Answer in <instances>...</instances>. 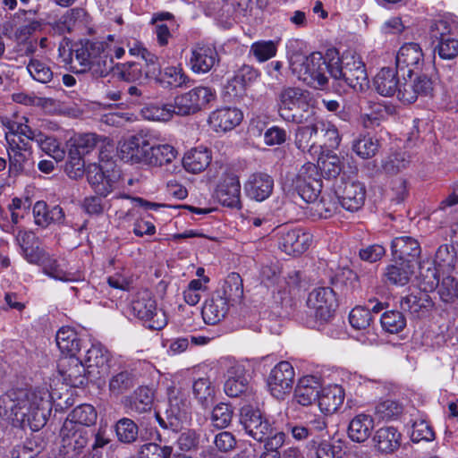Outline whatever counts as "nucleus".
Listing matches in <instances>:
<instances>
[{"label": "nucleus", "mask_w": 458, "mask_h": 458, "mask_svg": "<svg viewBox=\"0 0 458 458\" xmlns=\"http://www.w3.org/2000/svg\"><path fill=\"white\" fill-rule=\"evenodd\" d=\"M3 402L13 420L32 431H38L46 425L52 410L47 391L19 389L11 392Z\"/></svg>", "instance_id": "nucleus-1"}, {"label": "nucleus", "mask_w": 458, "mask_h": 458, "mask_svg": "<svg viewBox=\"0 0 458 458\" xmlns=\"http://www.w3.org/2000/svg\"><path fill=\"white\" fill-rule=\"evenodd\" d=\"M328 55H332L329 75L335 91H345V87L362 91L368 86L365 64L359 56L345 54L340 58L338 53L333 50L328 51Z\"/></svg>", "instance_id": "nucleus-2"}, {"label": "nucleus", "mask_w": 458, "mask_h": 458, "mask_svg": "<svg viewBox=\"0 0 458 458\" xmlns=\"http://www.w3.org/2000/svg\"><path fill=\"white\" fill-rule=\"evenodd\" d=\"M278 115L287 123L302 124L315 114L310 91L300 87L284 86L276 94Z\"/></svg>", "instance_id": "nucleus-3"}, {"label": "nucleus", "mask_w": 458, "mask_h": 458, "mask_svg": "<svg viewBox=\"0 0 458 458\" xmlns=\"http://www.w3.org/2000/svg\"><path fill=\"white\" fill-rule=\"evenodd\" d=\"M331 58L328 51L326 55L320 52H313L310 55H295L291 61L293 73L307 85L318 89H326L329 88V74L331 70Z\"/></svg>", "instance_id": "nucleus-4"}, {"label": "nucleus", "mask_w": 458, "mask_h": 458, "mask_svg": "<svg viewBox=\"0 0 458 458\" xmlns=\"http://www.w3.org/2000/svg\"><path fill=\"white\" fill-rule=\"evenodd\" d=\"M240 424L249 437L260 443L277 434H285L278 430L275 421H271L261 410L250 404L240 409Z\"/></svg>", "instance_id": "nucleus-5"}, {"label": "nucleus", "mask_w": 458, "mask_h": 458, "mask_svg": "<svg viewBox=\"0 0 458 458\" xmlns=\"http://www.w3.org/2000/svg\"><path fill=\"white\" fill-rule=\"evenodd\" d=\"M94 432L81 425L64 421L59 432L58 455L61 458H80Z\"/></svg>", "instance_id": "nucleus-6"}, {"label": "nucleus", "mask_w": 458, "mask_h": 458, "mask_svg": "<svg viewBox=\"0 0 458 458\" xmlns=\"http://www.w3.org/2000/svg\"><path fill=\"white\" fill-rule=\"evenodd\" d=\"M131 311L134 316L142 320L145 326L152 330H161L167 324L165 311L158 309L156 300L150 293H139L131 302Z\"/></svg>", "instance_id": "nucleus-7"}, {"label": "nucleus", "mask_w": 458, "mask_h": 458, "mask_svg": "<svg viewBox=\"0 0 458 458\" xmlns=\"http://www.w3.org/2000/svg\"><path fill=\"white\" fill-rule=\"evenodd\" d=\"M307 305L314 310L316 323L325 325L334 318L338 307V301L334 289L318 287L310 293Z\"/></svg>", "instance_id": "nucleus-8"}, {"label": "nucleus", "mask_w": 458, "mask_h": 458, "mask_svg": "<svg viewBox=\"0 0 458 458\" xmlns=\"http://www.w3.org/2000/svg\"><path fill=\"white\" fill-rule=\"evenodd\" d=\"M87 180L93 191L101 197H106L114 189V184L120 177L114 164L100 165L96 162L89 163L86 168Z\"/></svg>", "instance_id": "nucleus-9"}, {"label": "nucleus", "mask_w": 458, "mask_h": 458, "mask_svg": "<svg viewBox=\"0 0 458 458\" xmlns=\"http://www.w3.org/2000/svg\"><path fill=\"white\" fill-rule=\"evenodd\" d=\"M215 95L208 87H196L191 90L178 95L174 99L175 114L179 116L191 115L208 106Z\"/></svg>", "instance_id": "nucleus-10"}, {"label": "nucleus", "mask_w": 458, "mask_h": 458, "mask_svg": "<svg viewBox=\"0 0 458 458\" xmlns=\"http://www.w3.org/2000/svg\"><path fill=\"white\" fill-rule=\"evenodd\" d=\"M294 369L290 362L281 361L274 367L267 377V386L271 394L283 400L293 389Z\"/></svg>", "instance_id": "nucleus-11"}, {"label": "nucleus", "mask_w": 458, "mask_h": 458, "mask_svg": "<svg viewBox=\"0 0 458 458\" xmlns=\"http://www.w3.org/2000/svg\"><path fill=\"white\" fill-rule=\"evenodd\" d=\"M423 62L422 49L419 44L414 42L405 43L402 46L395 58L396 69L401 72L403 78L407 76L409 79L412 74L420 72Z\"/></svg>", "instance_id": "nucleus-12"}, {"label": "nucleus", "mask_w": 458, "mask_h": 458, "mask_svg": "<svg viewBox=\"0 0 458 458\" xmlns=\"http://www.w3.org/2000/svg\"><path fill=\"white\" fill-rule=\"evenodd\" d=\"M335 192L341 206L348 211H358L365 203L366 188L360 182L342 180Z\"/></svg>", "instance_id": "nucleus-13"}, {"label": "nucleus", "mask_w": 458, "mask_h": 458, "mask_svg": "<svg viewBox=\"0 0 458 458\" xmlns=\"http://www.w3.org/2000/svg\"><path fill=\"white\" fill-rule=\"evenodd\" d=\"M279 249L287 255L299 256L311 242V235L302 228H283L278 233Z\"/></svg>", "instance_id": "nucleus-14"}, {"label": "nucleus", "mask_w": 458, "mask_h": 458, "mask_svg": "<svg viewBox=\"0 0 458 458\" xmlns=\"http://www.w3.org/2000/svg\"><path fill=\"white\" fill-rule=\"evenodd\" d=\"M106 51L105 43L90 40L75 44L72 50L71 63L78 72H86L87 67Z\"/></svg>", "instance_id": "nucleus-15"}, {"label": "nucleus", "mask_w": 458, "mask_h": 458, "mask_svg": "<svg viewBox=\"0 0 458 458\" xmlns=\"http://www.w3.org/2000/svg\"><path fill=\"white\" fill-rule=\"evenodd\" d=\"M224 390L230 397H239L252 393L250 375L242 364H234L226 371Z\"/></svg>", "instance_id": "nucleus-16"}, {"label": "nucleus", "mask_w": 458, "mask_h": 458, "mask_svg": "<svg viewBox=\"0 0 458 458\" xmlns=\"http://www.w3.org/2000/svg\"><path fill=\"white\" fill-rule=\"evenodd\" d=\"M392 254L400 264H408L416 267L421 253L419 242L410 236L396 237L392 241Z\"/></svg>", "instance_id": "nucleus-17"}, {"label": "nucleus", "mask_w": 458, "mask_h": 458, "mask_svg": "<svg viewBox=\"0 0 458 458\" xmlns=\"http://www.w3.org/2000/svg\"><path fill=\"white\" fill-rule=\"evenodd\" d=\"M59 372L68 385L81 387L88 383V376L91 371L75 356L64 359L59 364Z\"/></svg>", "instance_id": "nucleus-18"}, {"label": "nucleus", "mask_w": 458, "mask_h": 458, "mask_svg": "<svg viewBox=\"0 0 458 458\" xmlns=\"http://www.w3.org/2000/svg\"><path fill=\"white\" fill-rule=\"evenodd\" d=\"M151 144L141 136H133L120 146V157L125 162L147 164Z\"/></svg>", "instance_id": "nucleus-19"}, {"label": "nucleus", "mask_w": 458, "mask_h": 458, "mask_svg": "<svg viewBox=\"0 0 458 458\" xmlns=\"http://www.w3.org/2000/svg\"><path fill=\"white\" fill-rule=\"evenodd\" d=\"M154 393L147 386L138 387L131 394L125 396L122 403L131 415L150 412L153 406Z\"/></svg>", "instance_id": "nucleus-20"}, {"label": "nucleus", "mask_w": 458, "mask_h": 458, "mask_svg": "<svg viewBox=\"0 0 458 458\" xmlns=\"http://www.w3.org/2000/svg\"><path fill=\"white\" fill-rule=\"evenodd\" d=\"M243 114L236 107H223L213 111L208 117L209 125L216 132L232 131L242 121Z\"/></svg>", "instance_id": "nucleus-21"}, {"label": "nucleus", "mask_w": 458, "mask_h": 458, "mask_svg": "<svg viewBox=\"0 0 458 458\" xmlns=\"http://www.w3.org/2000/svg\"><path fill=\"white\" fill-rule=\"evenodd\" d=\"M273 189L274 179L265 173L252 174L244 184L246 194L257 201H263L267 199Z\"/></svg>", "instance_id": "nucleus-22"}, {"label": "nucleus", "mask_w": 458, "mask_h": 458, "mask_svg": "<svg viewBox=\"0 0 458 458\" xmlns=\"http://www.w3.org/2000/svg\"><path fill=\"white\" fill-rule=\"evenodd\" d=\"M402 438V434L396 428L382 427L373 437L374 446L382 454H392L400 448Z\"/></svg>", "instance_id": "nucleus-23"}, {"label": "nucleus", "mask_w": 458, "mask_h": 458, "mask_svg": "<svg viewBox=\"0 0 458 458\" xmlns=\"http://www.w3.org/2000/svg\"><path fill=\"white\" fill-rule=\"evenodd\" d=\"M216 198L229 208H241V184L236 176H228L220 182L216 190Z\"/></svg>", "instance_id": "nucleus-24"}, {"label": "nucleus", "mask_w": 458, "mask_h": 458, "mask_svg": "<svg viewBox=\"0 0 458 458\" xmlns=\"http://www.w3.org/2000/svg\"><path fill=\"white\" fill-rule=\"evenodd\" d=\"M434 307V302L426 292L411 293L401 300V308L414 318L425 317Z\"/></svg>", "instance_id": "nucleus-25"}, {"label": "nucleus", "mask_w": 458, "mask_h": 458, "mask_svg": "<svg viewBox=\"0 0 458 458\" xmlns=\"http://www.w3.org/2000/svg\"><path fill=\"white\" fill-rule=\"evenodd\" d=\"M221 296L220 293L218 294L214 292L210 298L205 301L201 315L206 324L216 325L223 320L228 313L229 303Z\"/></svg>", "instance_id": "nucleus-26"}, {"label": "nucleus", "mask_w": 458, "mask_h": 458, "mask_svg": "<svg viewBox=\"0 0 458 458\" xmlns=\"http://www.w3.org/2000/svg\"><path fill=\"white\" fill-rule=\"evenodd\" d=\"M218 60V54L214 47L197 45L191 52V69L196 72H208Z\"/></svg>", "instance_id": "nucleus-27"}, {"label": "nucleus", "mask_w": 458, "mask_h": 458, "mask_svg": "<svg viewBox=\"0 0 458 458\" xmlns=\"http://www.w3.org/2000/svg\"><path fill=\"white\" fill-rule=\"evenodd\" d=\"M320 388V384L315 377H304L299 380L293 398L302 406L311 405L318 401Z\"/></svg>", "instance_id": "nucleus-28"}, {"label": "nucleus", "mask_w": 458, "mask_h": 458, "mask_svg": "<svg viewBox=\"0 0 458 458\" xmlns=\"http://www.w3.org/2000/svg\"><path fill=\"white\" fill-rule=\"evenodd\" d=\"M344 400V390L341 386L334 385L320 390L318 406L325 414H333L338 411Z\"/></svg>", "instance_id": "nucleus-29"}, {"label": "nucleus", "mask_w": 458, "mask_h": 458, "mask_svg": "<svg viewBox=\"0 0 458 458\" xmlns=\"http://www.w3.org/2000/svg\"><path fill=\"white\" fill-rule=\"evenodd\" d=\"M397 69L383 67L374 78V86L377 92L384 97H392L396 94L400 80Z\"/></svg>", "instance_id": "nucleus-30"}, {"label": "nucleus", "mask_w": 458, "mask_h": 458, "mask_svg": "<svg viewBox=\"0 0 458 458\" xmlns=\"http://www.w3.org/2000/svg\"><path fill=\"white\" fill-rule=\"evenodd\" d=\"M446 25L447 23L445 21H440L431 27L432 37L439 39L438 45L435 48V52H437L439 58L443 60H454L458 55V40L445 35L444 32L440 33L439 38L437 33H435V30H446Z\"/></svg>", "instance_id": "nucleus-31"}, {"label": "nucleus", "mask_w": 458, "mask_h": 458, "mask_svg": "<svg viewBox=\"0 0 458 458\" xmlns=\"http://www.w3.org/2000/svg\"><path fill=\"white\" fill-rule=\"evenodd\" d=\"M317 121L310 125L299 126L295 131L294 144L298 149L310 155L317 154L318 148Z\"/></svg>", "instance_id": "nucleus-32"}, {"label": "nucleus", "mask_w": 458, "mask_h": 458, "mask_svg": "<svg viewBox=\"0 0 458 458\" xmlns=\"http://www.w3.org/2000/svg\"><path fill=\"white\" fill-rule=\"evenodd\" d=\"M373 428V419L369 415L361 413L350 421L348 436L352 441L362 443L370 437Z\"/></svg>", "instance_id": "nucleus-33"}, {"label": "nucleus", "mask_w": 458, "mask_h": 458, "mask_svg": "<svg viewBox=\"0 0 458 458\" xmlns=\"http://www.w3.org/2000/svg\"><path fill=\"white\" fill-rule=\"evenodd\" d=\"M415 267L408 264H400V261L394 259V264L386 267L384 273V281L386 284L393 285H405L409 283Z\"/></svg>", "instance_id": "nucleus-34"}, {"label": "nucleus", "mask_w": 458, "mask_h": 458, "mask_svg": "<svg viewBox=\"0 0 458 458\" xmlns=\"http://www.w3.org/2000/svg\"><path fill=\"white\" fill-rule=\"evenodd\" d=\"M434 264L442 275L449 272L458 274V259L452 245H441L435 255Z\"/></svg>", "instance_id": "nucleus-35"}, {"label": "nucleus", "mask_w": 458, "mask_h": 458, "mask_svg": "<svg viewBox=\"0 0 458 458\" xmlns=\"http://www.w3.org/2000/svg\"><path fill=\"white\" fill-rule=\"evenodd\" d=\"M55 341L59 350L69 357L75 356L81 349V339L77 332L70 327H61L56 333Z\"/></svg>", "instance_id": "nucleus-36"}, {"label": "nucleus", "mask_w": 458, "mask_h": 458, "mask_svg": "<svg viewBox=\"0 0 458 458\" xmlns=\"http://www.w3.org/2000/svg\"><path fill=\"white\" fill-rule=\"evenodd\" d=\"M211 162V156L207 148H192L182 158V165L186 171L198 174L204 171Z\"/></svg>", "instance_id": "nucleus-37"}, {"label": "nucleus", "mask_w": 458, "mask_h": 458, "mask_svg": "<svg viewBox=\"0 0 458 458\" xmlns=\"http://www.w3.org/2000/svg\"><path fill=\"white\" fill-rule=\"evenodd\" d=\"M110 354L106 349L101 345L93 344L86 352L85 364L87 369L96 368L98 373L103 375L108 372Z\"/></svg>", "instance_id": "nucleus-38"}, {"label": "nucleus", "mask_w": 458, "mask_h": 458, "mask_svg": "<svg viewBox=\"0 0 458 458\" xmlns=\"http://www.w3.org/2000/svg\"><path fill=\"white\" fill-rule=\"evenodd\" d=\"M216 293H220L222 298H225V301H239L243 297V284L242 279L237 273L229 274L225 279L221 289H218L215 292Z\"/></svg>", "instance_id": "nucleus-39"}, {"label": "nucleus", "mask_w": 458, "mask_h": 458, "mask_svg": "<svg viewBox=\"0 0 458 458\" xmlns=\"http://www.w3.org/2000/svg\"><path fill=\"white\" fill-rule=\"evenodd\" d=\"M318 124V148L334 149L341 141L336 127L322 120L317 121Z\"/></svg>", "instance_id": "nucleus-40"}, {"label": "nucleus", "mask_w": 458, "mask_h": 458, "mask_svg": "<svg viewBox=\"0 0 458 458\" xmlns=\"http://www.w3.org/2000/svg\"><path fill=\"white\" fill-rule=\"evenodd\" d=\"M85 11L81 8H72L67 11L58 20L49 22V24L55 33L59 35L70 33L73 30L77 21L85 16Z\"/></svg>", "instance_id": "nucleus-41"}, {"label": "nucleus", "mask_w": 458, "mask_h": 458, "mask_svg": "<svg viewBox=\"0 0 458 458\" xmlns=\"http://www.w3.org/2000/svg\"><path fill=\"white\" fill-rule=\"evenodd\" d=\"M41 266L46 275L56 280L68 282L77 281L80 278L79 274L67 272L63 264L49 255H47Z\"/></svg>", "instance_id": "nucleus-42"}, {"label": "nucleus", "mask_w": 458, "mask_h": 458, "mask_svg": "<svg viewBox=\"0 0 458 458\" xmlns=\"http://www.w3.org/2000/svg\"><path fill=\"white\" fill-rule=\"evenodd\" d=\"M437 293L444 302L452 303L458 301V274L449 272L442 275Z\"/></svg>", "instance_id": "nucleus-43"}, {"label": "nucleus", "mask_w": 458, "mask_h": 458, "mask_svg": "<svg viewBox=\"0 0 458 458\" xmlns=\"http://www.w3.org/2000/svg\"><path fill=\"white\" fill-rule=\"evenodd\" d=\"M142 116L147 120L168 122L175 114L174 104H150L141 109Z\"/></svg>", "instance_id": "nucleus-44"}, {"label": "nucleus", "mask_w": 458, "mask_h": 458, "mask_svg": "<svg viewBox=\"0 0 458 458\" xmlns=\"http://www.w3.org/2000/svg\"><path fill=\"white\" fill-rule=\"evenodd\" d=\"M34 238V235L25 233L23 235L21 236L19 241L25 259L29 263L41 266L48 254L46 253V251L43 249L39 248L38 245H30V239L33 240Z\"/></svg>", "instance_id": "nucleus-45"}, {"label": "nucleus", "mask_w": 458, "mask_h": 458, "mask_svg": "<svg viewBox=\"0 0 458 458\" xmlns=\"http://www.w3.org/2000/svg\"><path fill=\"white\" fill-rule=\"evenodd\" d=\"M176 157L175 149L167 144L151 145V150H148V165L161 166L171 163Z\"/></svg>", "instance_id": "nucleus-46"}, {"label": "nucleus", "mask_w": 458, "mask_h": 458, "mask_svg": "<svg viewBox=\"0 0 458 458\" xmlns=\"http://www.w3.org/2000/svg\"><path fill=\"white\" fill-rule=\"evenodd\" d=\"M97 417V411L92 405L81 404L72 410L65 421H70L73 424L81 425L89 428V426L95 424Z\"/></svg>", "instance_id": "nucleus-47"}, {"label": "nucleus", "mask_w": 458, "mask_h": 458, "mask_svg": "<svg viewBox=\"0 0 458 458\" xmlns=\"http://www.w3.org/2000/svg\"><path fill=\"white\" fill-rule=\"evenodd\" d=\"M136 385V376L129 370H123L113 376L109 381V390L115 395L122 394Z\"/></svg>", "instance_id": "nucleus-48"}, {"label": "nucleus", "mask_w": 458, "mask_h": 458, "mask_svg": "<svg viewBox=\"0 0 458 458\" xmlns=\"http://www.w3.org/2000/svg\"><path fill=\"white\" fill-rule=\"evenodd\" d=\"M87 157L79 152L74 147L71 145L68 152V160L65 165V172L72 179H78L86 172V158Z\"/></svg>", "instance_id": "nucleus-49"}, {"label": "nucleus", "mask_w": 458, "mask_h": 458, "mask_svg": "<svg viewBox=\"0 0 458 458\" xmlns=\"http://www.w3.org/2000/svg\"><path fill=\"white\" fill-rule=\"evenodd\" d=\"M30 156V153L27 150L26 143H23V147L19 144L11 145L10 150H8L10 173L15 174L21 173Z\"/></svg>", "instance_id": "nucleus-50"}, {"label": "nucleus", "mask_w": 458, "mask_h": 458, "mask_svg": "<svg viewBox=\"0 0 458 458\" xmlns=\"http://www.w3.org/2000/svg\"><path fill=\"white\" fill-rule=\"evenodd\" d=\"M193 394L203 408H208L214 402V388L207 377H200L194 381Z\"/></svg>", "instance_id": "nucleus-51"}, {"label": "nucleus", "mask_w": 458, "mask_h": 458, "mask_svg": "<svg viewBox=\"0 0 458 458\" xmlns=\"http://www.w3.org/2000/svg\"><path fill=\"white\" fill-rule=\"evenodd\" d=\"M403 412V405L395 400L386 399L375 406V415L383 420L398 419Z\"/></svg>", "instance_id": "nucleus-52"}, {"label": "nucleus", "mask_w": 458, "mask_h": 458, "mask_svg": "<svg viewBox=\"0 0 458 458\" xmlns=\"http://www.w3.org/2000/svg\"><path fill=\"white\" fill-rule=\"evenodd\" d=\"M115 432L120 442L131 444L138 438L139 427L131 419L123 418L116 422Z\"/></svg>", "instance_id": "nucleus-53"}, {"label": "nucleus", "mask_w": 458, "mask_h": 458, "mask_svg": "<svg viewBox=\"0 0 458 458\" xmlns=\"http://www.w3.org/2000/svg\"><path fill=\"white\" fill-rule=\"evenodd\" d=\"M310 452H314L316 458H335L341 452V447L334 443L322 438L318 440H310L306 445Z\"/></svg>", "instance_id": "nucleus-54"}, {"label": "nucleus", "mask_w": 458, "mask_h": 458, "mask_svg": "<svg viewBox=\"0 0 458 458\" xmlns=\"http://www.w3.org/2000/svg\"><path fill=\"white\" fill-rule=\"evenodd\" d=\"M420 285L421 292H428L438 290L441 283L442 274L435 265L434 267H420Z\"/></svg>", "instance_id": "nucleus-55"}, {"label": "nucleus", "mask_w": 458, "mask_h": 458, "mask_svg": "<svg viewBox=\"0 0 458 458\" xmlns=\"http://www.w3.org/2000/svg\"><path fill=\"white\" fill-rule=\"evenodd\" d=\"M383 329L390 334H398L406 327L404 315L398 310L386 311L380 318Z\"/></svg>", "instance_id": "nucleus-56"}, {"label": "nucleus", "mask_w": 458, "mask_h": 458, "mask_svg": "<svg viewBox=\"0 0 458 458\" xmlns=\"http://www.w3.org/2000/svg\"><path fill=\"white\" fill-rule=\"evenodd\" d=\"M380 143L374 137L366 135L359 138L352 145L353 151L361 158H370L378 151Z\"/></svg>", "instance_id": "nucleus-57"}, {"label": "nucleus", "mask_w": 458, "mask_h": 458, "mask_svg": "<svg viewBox=\"0 0 458 458\" xmlns=\"http://www.w3.org/2000/svg\"><path fill=\"white\" fill-rule=\"evenodd\" d=\"M278 43L273 40H259L252 43L250 53L259 61L266 62L276 55Z\"/></svg>", "instance_id": "nucleus-58"}, {"label": "nucleus", "mask_w": 458, "mask_h": 458, "mask_svg": "<svg viewBox=\"0 0 458 458\" xmlns=\"http://www.w3.org/2000/svg\"><path fill=\"white\" fill-rule=\"evenodd\" d=\"M114 68L113 57L107 51L102 54L98 59L87 67L92 77L98 79L106 77Z\"/></svg>", "instance_id": "nucleus-59"}, {"label": "nucleus", "mask_w": 458, "mask_h": 458, "mask_svg": "<svg viewBox=\"0 0 458 458\" xmlns=\"http://www.w3.org/2000/svg\"><path fill=\"white\" fill-rule=\"evenodd\" d=\"M27 70L30 76L37 81L47 83L53 79L51 68L45 63L36 58H31L27 65Z\"/></svg>", "instance_id": "nucleus-60"}, {"label": "nucleus", "mask_w": 458, "mask_h": 458, "mask_svg": "<svg viewBox=\"0 0 458 458\" xmlns=\"http://www.w3.org/2000/svg\"><path fill=\"white\" fill-rule=\"evenodd\" d=\"M100 138L95 133L82 134L74 140L72 146L79 150L80 153L88 157L96 152L97 148L99 147Z\"/></svg>", "instance_id": "nucleus-61"}, {"label": "nucleus", "mask_w": 458, "mask_h": 458, "mask_svg": "<svg viewBox=\"0 0 458 458\" xmlns=\"http://www.w3.org/2000/svg\"><path fill=\"white\" fill-rule=\"evenodd\" d=\"M373 320L372 314L369 308L357 306L352 310L349 315V322L355 329H366Z\"/></svg>", "instance_id": "nucleus-62"}, {"label": "nucleus", "mask_w": 458, "mask_h": 458, "mask_svg": "<svg viewBox=\"0 0 458 458\" xmlns=\"http://www.w3.org/2000/svg\"><path fill=\"white\" fill-rule=\"evenodd\" d=\"M233 415V407L227 403H220L214 407L211 420L216 428H225L231 423Z\"/></svg>", "instance_id": "nucleus-63"}, {"label": "nucleus", "mask_w": 458, "mask_h": 458, "mask_svg": "<svg viewBox=\"0 0 458 458\" xmlns=\"http://www.w3.org/2000/svg\"><path fill=\"white\" fill-rule=\"evenodd\" d=\"M44 449L42 443L38 437L28 438L22 445L17 446L13 452V458H34Z\"/></svg>", "instance_id": "nucleus-64"}]
</instances>
